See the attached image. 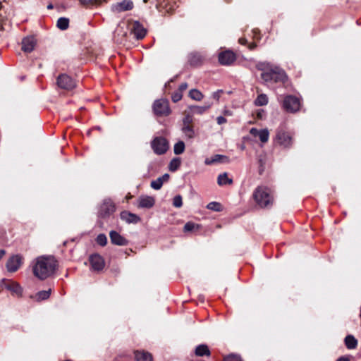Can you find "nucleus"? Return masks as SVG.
<instances>
[{
    "instance_id": "obj_35",
    "label": "nucleus",
    "mask_w": 361,
    "mask_h": 361,
    "mask_svg": "<svg viewBox=\"0 0 361 361\" xmlns=\"http://www.w3.org/2000/svg\"><path fill=\"white\" fill-rule=\"evenodd\" d=\"M207 208L210 210L215 211V212H220L222 210L221 204L216 202H209L207 204Z\"/></svg>"
},
{
    "instance_id": "obj_36",
    "label": "nucleus",
    "mask_w": 361,
    "mask_h": 361,
    "mask_svg": "<svg viewBox=\"0 0 361 361\" xmlns=\"http://www.w3.org/2000/svg\"><path fill=\"white\" fill-rule=\"evenodd\" d=\"M96 242L101 246H105L107 243V238L106 235L103 233L99 234L96 238Z\"/></svg>"
},
{
    "instance_id": "obj_14",
    "label": "nucleus",
    "mask_w": 361,
    "mask_h": 361,
    "mask_svg": "<svg viewBox=\"0 0 361 361\" xmlns=\"http://www.w3.org/2000/svg\"><path fill=\"white\" fill-rule=\"evenodd\" d=\"M109 238L111 243L114 245L118 246H126L128 245V240L122 236L119 233L116 231H111L109 232Z\"/></svg>"
},
{
    "instance_id": "obj_44",
    "label": "nucleus",
    "mask_w": 361,
    "mask_h": 361,
    "mask_svg": "<svg viewBox=\"0 0 361 361\" xmlns=\"http://www.w3.org/2000/svg\"><path fill=\"white\" fill-rule=\"evenodd\" d=\"M216 121L219 125H221L226 123L227 121L224 116H220L217 117Z\"/></svg>"
},
{
    "instance_id": "obj_16",
    "label": "nucleus",
    "mask_w": 361,
    "mask_h": 361,
    "mask_svg": "<svg viewBox=\"0 0 361 361\" xmlns=\"http://www.w3.org/2000/svg\"><path fill=\"white\" fill-rule=\"evenodd\" d=\"M120 217L127 224H137L141 221L140 217L137 214L128 211H123L121 212Z\"/></svg>"
},
{
    "instance_id": "obj_15",
    "label": "nucleus",
    "mask_w": 361,
    "mask_h": 361,
    "mask_svg": "<svg viewBox=\"0 0 361 361\" xmlns=\"http://www.w3.org/2000/svg\"><path fill=\"white\" fill-rule=\"evenodd\" d=\"M131 32L137 39H142L145 37L147 31L139 22L135 21L133 23Z\"/></svg>"
},
{
    "instance_id": "obj_17",
    "label": "nucleus",
    "mask_w": 361,
    "mask_h": 361,
    "mask_svg": "<svg viewBox=\"0 0 361 361\" xmlns=\"http://www.w3.org/2000/svg\"><path fill=\"white\" fill-rule=\"evenodd\" d=\"M133 8V4L130 0H123L112 6V9L118 13L131 10Z\"/></svg>"
},
{
    "instance_id": "obj_19",
    "label": "nucleus",
    "mask_w": 361,
    "mask_h": 361,
    "mask_svg": "<svg viewBox=\"0 0 361 361\" xmlns=\"http://www.w3.org/2000/svg\"><path fill=\"white\" fill-rule=\"evenodd\" d=\"M36 45V40L33 37H27L23 39L22 50L25 52H31Z\"/></svg>"
},
{
    "instance_id": "obj_31",
    "label": "nucleus",
    "mask_w": 361,
    "mask_h": 361,
    "mask_svg": "<svg viewBox=\"0 0 361 361\" xmlns=\"http://www.w3.org/2000/svg\"><path fill=\"white\" fill-rule=\"evenodd\" d=\"M189 97L195 101H200L203 98V94L198 90L192 89L189 92Z\"/></svg>"
},
{
    "instance_id": "obj_21",
    "label": "nucleus",
    "mask_w": 361,
    "mask_h": 361,
    "mask_svg": "<svg viewBox=\"0 0 361 361\" xmlns=\"http://www.w3.org/2000/svg\"><path fill=\"white\" fill-rule=\"evenodd\" d=\"M212 105V103H207L204 106H189L190 111L188 112L190 114L193 116L194 114H203L205 113Z\"/></svg>"
},
{
    "instance_id": "obj_53",
    "label": "nucleus",
    "mask_w": 361,
    "mask_h": 361,
    "mask_svg": "<svg viewBox=\"0 0 361 361\" xmlns=\"http://www.w3.org/2000/svg\"><path fill=\"white\" fill-rule=\"evenodd\" d=\"M147 0H144V2H147Z\"/></svg>"
},
{
    "instance_id": "obj_43",
    "label": "nucleus",
    "mask_w": 361,
    "mask_h": 361,
    "mask_svg": "<svg viewBox=\"0 0 361 361\" xmlns=\"http://www.w3.org/2000/svg\"><path fill=\"white\" fill-rule=\"evenodd\" d=\"M259 132H260V130H258L255 128H252L250 130V133L254 137H258Z\"/></svg>"
},
{
    "instance_id": "obj_8",
    "label": "nucleus",
    "mask_w": 361,
    "mask_h": 361,
    "mask_svg": "<svg viewBox=\"0 0 361 361\" xmlns=\"http://www.w3.org/2000/svg\"><path fill=\"white\" fill-rule=\"evenodd\" d=\"M300 99L293 95L286 96L283 102V109L290 113H294L298 111L300 108Z\"/></svg>"
},
{
    "instance_id": "obj_11",
    "label": "nucleus",
    "mask_w": 361,
    "mask_h": 361,
    "mask_svg": "<svg viewBox=\"0 0 361 361\" xmlns=\"http://www.w3.org/2000/svg\"><path fill=\"white\" fill-rule=\"evenodd\" d=\"M91 269L94 271H102L105 266L104 258L99 254H93L89 257Z\"/></svg>"
},
{
    "instance_id": "obj_50",
    "label": "nucleus",
    "mask_w": 361,
    "mask_h": 361,
    "mask_svg": "<svg viewBox=\"0 0 361 361\" xmlns=\"http://www.w3.org/2000/svg\"><path fill=\"white\" fill-rule=\"evenodd\" d=\"M336 361H350L348 357H341L339 359H338Z\"/></svg>"
},
{
    "instance_id": "obj_51",
    "label": "nucleus",
    "mask_w": 361,
    "mask_h": 361,
    "mask_svg": "<svg viewBox=\"0 0 361 361\" xmlns=\"http://www.w3.org/2000/svg\"><path fill=\"white\" fill-rule=\"evenodd\" d=\"M5 255V250H0V259L3 257V256Z\"/></svg>"
},
{
    "instance_id": "obj_4",
    "label": "nucleus",
    "mask_w": 361,
    "mask_h": 361,
    "mask_svg": "<svg viewBox=\"0 0 361 361\" xmlns=\"http://www.w3.org/2000/svg\"><path fill=\"white\" fill-rule=\"evenodd\" d=\"M274 142L283 149H290L294 142L293 135L282 127L276 130Z\"/></svg>"
},
{
    "instance_id": "obj_24",
    "label": "nucleus",
    "mask_w": 361,
    "mask_h": 361,
    "mask_svg": "<svg viewBox=\"0 0 361 361\" xmlns=\"http://www.w3.org/2000/svg\"><path fill=\"white\" fill-rule=\"evenodd\" d=\"M195 355L197 356H209L210 355V350L207 345L202 344L199 345L195 348Z\"/></svg>"
},
{
    "instance_id": "obj_1",
    "label": "nucleus",
    "mask_w": 361,
    "mask_h": 361,
    "mask_svg": "<svg viewBox=\"0 0 361 361\" xmlns=\"http://www.w3.org/2000/svg\"><path fill=\"white\" fill-rule=\"evenodd\" d=\"M256 68L261 71V78L267 85L281 83L284 84L288 80V75L281 68L270 63L259 62Z\"/></svg>"
},
{
    "instance_id": "obj_37",
    "label": "nucleus",
    "mask_w": 361,
    "mask_h": 361,
    "mask_svg": "<svg viewBox=\"0 0 361 361\" xmlns=\"http://www.w3.org/2000/svg\"><path fill=\"white\" fill-rule=\"evenodd\" d=\"M107 0H80V2L83 5H99L103 1H106Z\"/></svg>"
},
{
    "instance_id": "obj_3",
    "label": "nucleus",
    "mask_w": 361,
    "mask_h": 361,
    "mask_svg": "<svg viewBox=\"0 0 361 361\" xmlns=\"http://www.w3.org/2000/svg\"><path fill=\"white\" fill-rule=\"evenodd\" d=\"M253 198L257 204L262 208L271 207L274 201L270 190L263 186H259L255 189Z\"/></svg>"
},
{
    "instance_id": "obj_29",
    "label": "nucleus",
    "mask_w": 361,
    "mask_h": 361,
    "mask_svg": "<svg viewBox=\"0 0 361 361\" xmlns=\"http://www.w3.org/2000/svg\"><path fill=\"white\" fill-rule=\"evenodd\" d=\"M69 19L67 18H60L57 20L56 26L61 30H65L68 27Z\"/></svg>"
},
{
    "instance_id": "obj_46",
    "label": "nucleus",
    "mask_w": 361,
    "mask_h": 361,
    "mask_svg": "<svg viewBox=\"0 0 361 361\" xmlns=\"http://www.w3.org/2000/svg\"><path fill=\"white\" fill-rule=\"evenodd\" d=\"M161 180L162 183L167 182L169 179V175L168 173L164 174L162 176L159 177Z\"/></svg>"
},
{
    "instance_id": "obj_48",
    "label": "nucleus",
    "mask_w": 361,
    "mask_h": 361,
    "mask_svg": "<svg viewBox=\"0 0 361 361\" xmlns=\"http://www.w3.org/2000/svg\"><path fill=\"white\" fill-rule=\"evenodd\" d=\"M256 44L255 43H251L249 44V49L250 50H253L255 47H256Z\"/></svg>"
},
{
    "instance_id": "obj_23",
    "label": "nucleus",
    "mask_w": 361,
    "mask_h": 361,
    "mask_svg": "<svg viewBox=\"0 0 361 361\" xmlns=\"http://www.w3.org/2000/svg\"><path fill=\"white\" fill-rule=\"evenodd\" d=\"M228 158L226 156L216 154L212 157L211 159H207L205 160V164L207 165H211L217 162H228Z\"/></svg>"
},
{
    "instance_id": "obj_45",
    "label": "nucleus",
    "mask_w": 361,
    "mask_h": 361,
    "mask_svg": "<svg viewBox=\"0 0 361 361\" xmlns=\"http://www.w3.org/2000/svg\"><path fill=\"white\" fill-rule=\"evenodd\" d=\"M188 88V84L186 82L182 83L178 88V91L181 93Z\"/></svg>"
},
{
    "instance_id": "obj_20",
    "label": "nucleus",
    "mask_w": 361,
    "mask_h": 361,
    "mask_svg": "<svg viewBox=\"0 0 361 361\" xmlns=\"http://www.w3.org/2000/svg\"><path fill=\"white\" fill-rule=\"evenodd\" d=\"M155 200L150 196H141L138 200V207L151 208L154 206Z\"/></svg>"
},
{
    "instance_id": "obj_10",
    "label": "nucleus",
    "mask_w": 361,
    "mask_h": 361,
    "mask_svg": "<svg viewBox=\"0 0 361 361\" xmlns=\"http://www.w3.org/2000/svg\"><path fill=\"white\" fill-rule=\"evenodd\" d=\"M58 86L66 90H71L75 87V81L68 75L61 74L57 78Z\"/></svg>"
},
{
    "instance_id": "obj_12",
    "label": "nucleus",
    "mask_w": 361,
    "mask_h": 361,
    "mask_svg": "<svg viewBox=\"0 0 361 361\" xmlns=\"http://www.w3.org/2000/svg\"><path fill=\"white\" fill-rule=\"evenodd\" d=\"M236 59L235 54L231 51H224L219 54V61L221 65L229 66Z\"/></svg>"
},
{
    "instance_id": "obj_38",
    "label": "nucleus",
    "mask_w": 361,
    "mask_h": 361,
    "mask_svg": "<svg viewBox=\"0 0 361 361\" xmlns=\"http://www.w3.org/2000/svg\"><path fill=\"white\" fill-rule=\"evenodd\" d=\"M150 185L154 190H159L162 187L163 183L161 180L158 178L156 180H152Z\"/></svg>"
},
{
    "instance_id": "obj_18",
    "label": "nucleus",
    "mask_w": 361,
    "mask_h": 361,
    "mask_svg": "<svg viewBox=\"0 0 361 361\" xmlns=\"http://www.w3.org/2000/svg\"><path fill=\"white\" fill-rule=\"evenodd\" d=\"M0 283H2V284L4 283L6 288H7L8 290L12 291L13 293H14L17 295H20L22 293L21 287L19 286L18 283H17L16 282H13V281H9V280H6V279H2L1 281L0 282Z\"/></svg>"
},
{
    "instance_id": "obj_40",
    "label": "nucleus",
    "mask_w": 361,
    "mask_h": 361,
    "mask_svg": "<svg viewBox=\"0 0 361 361\" xmlns=\"http://www.w3.org/2000/svg\"><path fill=\"white\" fill-rule=\"evenodd\" d=\"M173 205L175 207L179 208L183 205L182 197L180 195H176L173 200Z\"/></svg>"
},
{
    "instance_id": "obj_13",
    "label": "nucleus",
    "mask_w": 361,
    "mask_h": 361,
    "mask_svg": "<svg viewBox=\"0 0 361 361\" xmlns=\"http://www.w3.org/2000/svg\"><path fill=\"white\" fill-rule=\"evenodd\" d=\"M22 257L18 255L11 257L6 262V269L8 271H16L22 264Z\"/></svg>"
},
{
    "instance_id": "obj_27",
    "label": "nucleus",
    "mask_w": 361,
    "mask_h": 361,
    "mask_svg": "<svg viewBox=\"0 0 361 361\" xmlns=\"http://www.w3.org/2000/svg\"><path fill=\"white\" fill-rule=\"evenodd\" d=\"M345 344L348 349H355L357 345V341L353 336L348 335L345 338Z\"/></svg>"
},
{
    "instance_id": "obj_52",
    "label": "nucleus",
    "mask_w": 361,
    "mask_h": 361,
    "mask_svg": "<svg viewBox=\"0 0 361 361\" xmlns=\"http://www.w3.org/2000/svg\"><path fill=\"white\" fill-rule=\"evenodd\" d=\"M47 8H48L49 9L52 8H53V6H52L51 4H49V5H48V6H47Z\"/></svg>"
},
{
    "instance_id": "obj_25",
    "label": "nucleus",
    "mask_w": 361,
    "mask_h": 361,
    "mask_svg": "<svg viewBox=\"0 0 361 361\" xmlns=\"http://www.w3.org/2000/svg\"><path fill=\"white\" fill-rule=\"evenodd\" d=\"M217 183L221 186L231 185L233 183V180L228 178V173L225 172L218 176Z\"/></svg>"
},
{
    "instance_id": "obj_33",
    "label": "nucleus",
    "mask_w": 361,
    "mask_h": 361,
    "mask_svg": "<svg viewBox=\"0 0 361 361\" xmlns=\"http://www.w3.org/2000/svg\"><path fill=\"white\" fill-rule=\"evenodd\" d=\"M180 166V159L179 158H173L169 164V170L176 171Z\"/></svg>"
},
{
    "instance_id": "obj_30",
    "label": "nucleus",
    "mask_w": 361,
    "mask_h": 361,
    "mask_svg": "<svg viewBox=\"0 0 361 361\" xmlns=\"http://www.w3.org/2000/svg\"><path fill=\"white\" fill-rule=\"evenodd\" d=\"M185 146L184 142L178 141V142H176L174 145V147H173L174 154L176 155L183 154L185 151Z\"/></svg>"
},
{
    "instance_id": "obj_47",
    "label": "nucleus",
    "mask_w": 361,
    "mask_h": 361,
    "mask_svg": "<svg viewBox=\"0 0 361 361\" xmlns=\"http://www.w3.org/2000/svg\"><path fill=\"white\" fill-rule=\"evenodd\" d=\"M238 42L242 45H245L247 43V40L244 37L240 38Z\"/></svg>"
},
{
    "instance_id": "obj_42",
    "label": "nucleus",
    "mask_w": 361,
    "mask_h": 361,
    "mask_svg": "<svg viewBox=\"0 0 361 361\" xmlns=\"http://www.w3.org/2000/svg\"><path fill=\"white\" fill-rule=\"evenodd\" d=\"M224 361H243L241 357L236 355H230L224 357Z\"/></svg>"
},
{
    "instance_id": "obj_32",
    "label": "nucleus",
    "mask_w": 361,
    "mask_h": 361,
    "mask_svg": "<svg viewBox=\"0 0 361 361\" xmlns=\"http://www.w3.org/2000/svg\"><path fill=\"white\" fill-rule=\"evenodd\" d=\"M268 103V97L265 94L258 95L255 99V104L257 106H264Z\"/></svg>"
},
{
    "instance_id": "obj_34",
    "label": "nucleus",
    "mask_w": 361,
    "mask_h": 361,
    "mask_svg": "<svg viewBox=\"0 0 361 361\" xmlns=\"http://www.w3.org/2000/svg\"><path fill=\"white\" fill-rule=\"evenodd\" d=\"M258 137L260 141L263 143H265L268 141L269 137V133L267 129H262L258 135Z\"/></svg>"
},
{
    "instance_id": "obj_41",
    "label": "nucleus",
    "mask_w": 361,
    "mask_h": 361,
    "mask_svg": "<svg viewBox=\"0 0 361 361\" xmlns=\"http://www.w3.org/2000/svg\"><path fill=\"white\" fill-rule=\"evenodd\" d=\"M183 94L178 90L173 93L171 96V99L173 102H177L182 99Z\"/></svg>"
},
{
    "instance_id": "obj_9",
    "label": "nucleus",
    "mask_w": 361,
    "mask_h": 361,
    "mask_svg": "<svg viewBox=\"0 0 361 361\" xmlns=\"http://www.w3.org/2000/svg\"><path fill=\"white\" fill-rule=\"evenodd\" d=\"M116 211V206L112 200L109 199L104 200L101 204L98 211V216L100 218H107L113 214Z\"/></svg>"
},
{
    "instance_id": "obj_2",
    "label": "nucleus",
    "mask_w": 361,
    "mask_h": 361,
    "mask_svg": "<svg viewBox=\"0 0 361 361\" xmlns=\"http://www.w3.org/2000/svg\"><path fill=\"white\" fill-rule=\"evenodd\" d=\"M58 262L53 256H39L35 260L32 271L35 276L44 280L51 276L56 271Z\"/></svg>"
},
{
    "instance_id": "obj_26",
    "label": "nucleus",
    "mask_w": 361,
    "mask_h": 361,
    "mask_svg": "<svg viewBox=\"0 0 361 361\" xmlns=\"http://www.w3.org/2000/svg\"><path fill=\"white\" fill-rule=\"evenodd\" d=\"M136 361H152V356L147 352L137 351L135 353Z\"/></svg>"
},
{
    "instance_id": "obj_5",
    "label": "nucleus",
    "mask_w": 361,
    "mask_h": 361,
    "mask_svg": "<svg viewBox=\"0 0 361 361\" xmlns=\"http://www.w3.org/2000/svg\"><path fill=\"white\" fill-rule=\"evenodd\" d=\"M152 109L154 114L157 116H168L171 112L169 101L164 99L154 101Z\"/></svg>"
},
{
    "instance_id": "obj_49",
    "label": "nucleus",
    "mask_w": 361,
    "mask_h": 361,
    "mask_svg": "<svg viewBox=\"0 0 361 361\" xmlns=\"http://www.w3.org/2000/svg\"><path fill=\"white\" fill-rule=\"evenodd\" d=\"M212 97L214 99L219 100V93L218 92H214L212 94Z\"/></svg>"
},
{
    "instance_id": "obj_6",
    "label": "nucleus",
    "mask_w": 361,
    "mask_h": 361,
    "mask_svg": "<svg viewBox=\"0 0 361 361\" xmlns=\"http://www.w3.org/2000/svg\"><path fill=\"white\" fill-rule=\"evenodd\" d=\"M193 118L191 114L185 112V116L183 119V125L181 130L186 137L192 139L195 137V133L192 126Z\"/></svg>"
},
{
    "instance_id": "obj_22",
    "label": "nucleus",
    "mask_w": 361,
    "mask_h": 361,
    "mask_svg": "<svg viewBox=\"0 0 361 361\" xmlns=\"http://www.w3.org/2000/svg\"><path fill=\"white\" fill-rule=\"evenodd\" d=\"M203 61L204 58L199 53H191L188 56V63L192 66H199Z\"/></svg>"
},
{
    "instance_id": "obj_7",
    "label": "nucleus",
    "mask_w": 361,
    "mask_h": 361,
    "mask_svg": "<svg viewBox=\"0 0 361 361\" xmlns=\"http://www.w3.org/2000/svg\"><path fill=\"white\" fill-rule=\"evenodd\" d=\"M151 147L155 154L161 155L167 152L169 145L168 140L165 137H156L152 141Z\"/></svg>"
},
{
    "instance_id": "obj_39",
    "label": "nucleus",
    "mask_w": 361,
    "mask_h": 361,
    "mask_svg": "<svg viewBox=\"0 0 361 361\" xmlns=\"http://www.w3.org/2000/svg\"><path fill=\"white\" fill-rule=\"evenodd\" d=\"M198 225L192 222H188L184 226V231L189 232L193 231L195 228H198Z\"/></svg>"
},
{
    "instance_id": "obj_28",
    "label": "nucleus",
    "mask_w": 361,
    "mask_h": 361,
    "mask_svg": "<svg viewBox=\"0 0 361 361\" xmlns=\"http://www.w3.org/2000/svg\"><path fill=\"white\" fill-rule=\"evenodd\" d=\"M50 294H51V289H49L48 290H42V291L38 292L35 295V299L38 302L44 300H47L49 298Z\"/></svg>"
}]
</instances>
